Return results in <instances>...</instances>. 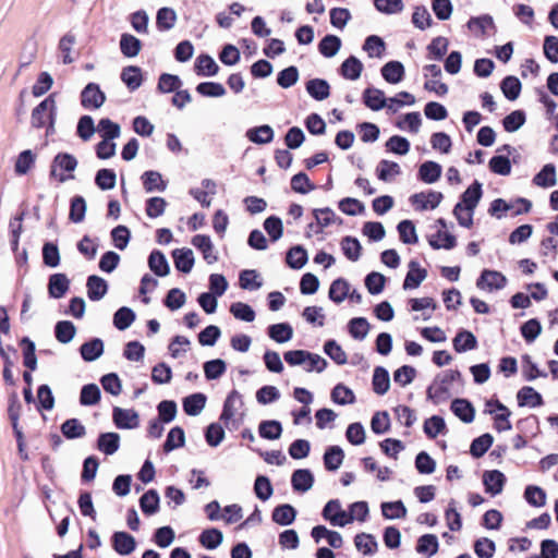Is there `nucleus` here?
<instances>
[{
	"instance_id": "obj_1",
	"label": "nucleus",
	"mask_w": 558,
	"mask_h": 558,
	"mask_svg": "<svg viewBox=\"0 0 558 558\" xmlns=\"http://www.w3.org/2000/svg\"><path fill=\"white\" fill-rule=\"evenodd\" d=\"M56 112L57 107L54 96L49 95L33 109L31 119L32 125L36 129H41L46 126V134H53Z\"/></svg>"
},
{
	"instance_id": "obj_2",
	"label": "nucleus",
	"mask_w": 558,
	"mask_h": 558,
	"mask_svg": "<svg viewBox=\"0 0 558 558\" xmlns=\"http://www.w3.org/2000/svg\"><path fill=\"white\" fill-rule=\"evenodd\" d=\"M77 167V159L69 153H59L54 156L50 167V178L63 183L74 175L71 174Z\"/></svg>"
},
{
	"instance_id": "obj_3",
	"label": "nucleus",
	"mask_w": 558,
	"mask_h": 558,
	"mask_svg": "<svg viewBox=\"0 0 558 558\" xmlns=\"http://www.w3.org/2000/svg\"><path fill=\"white\" fill-rule=\"evenodd\" d=\"M454 380L453 374L446 373L442 376H438L432 383V385L427 389V398L432 400L435 404H439L449 399L450 385Z\"/></svg>"
},
{
	"instance_id": "obj_4",
	"label": "nucleus",
	"mask_w": 558,
	"mask_h": 558,
	"mask_svg": "<svg viewBox=\"0 0 558 558\" xmlns=\"http://www.w3.org/2000/svg\"><path fill=\"white\" fill-rule=\"evenodd\" d=\"M441 192L427 191L412 195L410 202L412 206L420 211L435 209L442 201Z\"/></svg>"
},
{
	"instance_id": "obj_5",
	"label": "nucleus",
	"mask_w": 558,
	"mask_h": 558,
	"mask_svg": "<svg viewBox=\"0 0 558 558\" xmlns=\"http://www.w3.org/2000/svg\"><path fill=\"white\" fill-rule=\"evenodd\" d=\"M507 278L497 270L485 269L476 281V287L484 291L501 290L507 284Z\"/></svg>"
},
{
	"instance_id": "obj_6",
	"label": "nucleus",
	"mask_w": 558,
	"mask_h": 558,
	"mask_svg": "<svg viewBox=\"0 0 558 558\" xmlns=\"http://www.w3.org/2000/svg\"><path fill=\"white\" fill-rule=\"evenodd\" d=\"M106 100L104 92L96 83H89L81 93V104L86 109H98Z\"/></svg>"
},
{
	"instance_id": "obj_7",
	"label": "nucleus",
	"mask_w": 558,
	"mask_h": 558,
	"mask_svg": "<svg viewBox=\"0 0 558 558\" xmlns=\"http://www.w3.org/2000/svg\"><path fill=\"white\" fill-rule=\"evenodd\" d=\"M111 546L117 554L128 556L135 550L136 541L134 536L128 532L119 531L112 534Z\"/></svg>"
},
{
	"instance_id": "obj_8",
	"label": "nucleus",
	"mask_w": 558,
	"mask_h": 558,
	"mask_svg": "<svg viewBox=\"0 0 558 558\" xmlns=\"http://www.w3.org/2000/svg\"><path fill=\"white\" fill-rule=\"evenodd\" d=\"M112 417L118 428H136L140 424L138 414L135 410H125L119 407L113 408Z\"/></svg>"
},
{
	"instance_id": "obj_9",
	"label": "nucleus",
	"mask_w": 558,
	"mask_h": 558,
	"mask_svg": "<svg viewBox=\"0 0 558 558\" xmlns=\"http://www.w3.org/2000/svg\"><path fill=\"white\" fill-rule=\"evenodd\" d=\"M236 403L240 407L243 405L242 396L238 390H232L225 400L222 412L220 414V421L223 422L227 428H230V423L234 422V415L236 412Z\"/></svg>"
},
{
	"instance_id": "obj_10",
	"label": "nucleus",
	"mask_w": 558,
	"mask_h": 558,
	"mask_svg": "<svg viewBox=\"0 0 558 558\" xmlns=\"http://www.w3.org/2000/svg\"><path fill=\"white\" fill-rule=\"evenodd\" d=\"M483 484L486 493L496 496L502 492L506 484V476L498 470L486 471L483 474Z\"/></svg>"
},
{
	"instance_id": "obj_11",
	"label": "nucleus",
	"mask_w": 558,
	"mask_h": 558,
	"mask_svg": "<svg viewBox=\"0 0 558 558\" xmlns=\"http://www.w3.org/2000/svg\"><path fill=\"white\" fill-rule=\"evenodd\" d=\"M192 244L201 251L203 258L208 264H214L218 260V256L215 253L213 242L206 234H196L192 238Z\"/></svg>"
},
{
	"instance_id": "obj_12",
	"label": "nucleus",
	"mask_w": 558,
	"mask_h": 558,
	"mask_svg": "<svg viewBox=\"0 0 558 558\" xmlns=\"http://www.w3.org/2000/svg\"><path fill=\"white\" fill-rule=\"evenodd\" d=\"M174 266L179 271L187 274L194 266V255L191 248H175L172 251Z\"/></svg>"
},
{
	"instance_id": "obj_13",
	"label": "nucleus",
	"mask_w": 558,
	"mask_h": 558,
	"mask_svg": "<svg viewBox=\"0 0 558 558\" xmlns=\"http://www.w3.org/2000/svg\"><path fill=\"white\" fill-rule=\"evenodd\" d=\"M70 288V280L64 274H53L49 277L48 293L53 299H61Z\"/></svg>"
},
{
	"instance_id": "obj_14",
	"label": "nucleus",
	"mask_w": 558,
	"mask_h": 558,
	"mask_svg": "<svg viewBox=\"0 0 558 558\" xmlns=\"http://www.w3.org/2000/svg\"><path fill=\"white\" fill-rule=\"evenodd\" d=\"M414 95L409 92H400L393 97L386 98V110L391 113H397L403 107H411L415 104Z\"/></svg>"
},
{
	"instance_id": "obj_15",
	"label": "nucleus",
	"mask_w": 558,
	"mask_h": 558,
	"mask_svg": "<svg viewBox=\"0 0 558 558\" xmlns=\"http://www.w3.org/2000/svg\"><path fill=\"white\" fill-rule=\"evenodd\" d=\"M86 287L87 295L90 301H99L108 291L107 281L96 275H92L87 278Z\"/></svg>"
},
{
	"instance_id": "obj_16",
	"label": "nucleus",
	"mask_w": 558,
	"mask_h": 558,
	"mask_svg": "<svg viewBox=\"0 0 558 558\" xmlns=\"http://www.w3.org/2000/svg\"><path fill=\"white\" fill-rule=\"evenodd\" d=\"M291 484L296 492H307L314 484V476L307 469H299L292 473Z\"/></svg>"
},
{
	"instance_id": "obj_17",
	"label": "nucleus",
	"mask_w": 558,
	"mask_h": 558,
	"mask_svg": "<svg viewBox=\"0 0 558 558\" xmlns=\"http://www.w3.org/2000/svg\"><path fill=\"white\" fill-rule=\"evenodd\" d=\"M426 276V270L422 268L417 262H410L409 271L403 283L404 289L417 288L422 283V281L425 280Z\"/></svg>"
},
{
	"instance_id": "obj_18",
	"label": "nucleus",
	"mask_w": 558,
	"mask_h": 558,
	"mask_svg": "<svg viewBox=\"0 0 558 558\" xmlns=\"http://www.w3.org/2000/svg\"><path fill=\"white\" fill-rule=\"evenodd\" d=\"M533 183L543 189L555 186L557 183L556 167L553 163L545 165L533 178Z\"/></svg>"
},
{
	"instance_id": "obj_19",
	"label": "nucleus",
	"mask_w": 558,
	"mask_h": 558,
	"mask_svg": "<svg viewBox=\"0 0 558 558\" xmlns=\"http://www.w3.org/2000/svg\"><path fill=\"white\" fill-rule=\"evenodd\" d=\"M194 69L199 76H214L218 73L219 66L208 54H199L194 63Z\"/></svg>"
},
{
	"instance_id": "obj_20",
	"label": "nucleus",
	"mask_w": 558,
	"mask_h": 558,
	"mask_svg": "<svg viewBox=\"0 0 558 558\" xmlns=\"http://www.w3.org/2000/svg\"><path fill=\"white\" fill-rule=\"evenodd\" d=\"M82 359L86 362L97 360L104 353V342L99 338H94L84 342L80 348Z\"/></svg>"
},
{
	"instance_id": "obj_21",
	"label": "nucleus",
	"mask_w": 558,
	"mask_h": 558,
	"mask_svg": "<svg viewBox=\"0 0 558 558\" xmlns=\"http://www.w3.org/2000/svg\"><path fill=\"white\" fill-rule=\"evenodd\" d=\"M452 344L458 353H462L476 349L477 340L471 331L461 330L453 338Z\"/></svg>"
},
{
	"instance_id": "obj_22",
	"label": "nucleus",
	"mask_w": 558,
	"mask_h": 558,
	"mask_svg": "<svg viewBox=\"0 0 558 558\" xmlns=\"http://www.w3.org/2000/svg\"><path fill=\"white\" fill-rule=\"evenodd\" d=\"M306 92L315 100L322 101L329 97L330 85L328 84V82L326 80L313 78L306 83Z\"/></svg>"
},
{
	"instance_id": "obj_23",
	"label": "nucleus",
	"mask_w": 558,
	"mask_h": 558,
	"mask_svg": "<svg viewBox=\"0 0 558 558\" xmlns=\"http://www.w3.org/2000/svg\"><path fill=\"white\" fill-rule=\"evenodd\" d=\"M148 266L150 270L159 276L165 277L169 274L170 267L165 254L159 250H154L148 257Z\"/></svg>"
},
{
	"instance_id": "obj_24",
	"label": "nucleus",
	"mask_w": 558,
	"mask_h": 558,
	"mask_svg": "<svg viewBox=\"0 0 558 558\" xmlns=\"http://www.w3.org/2000/svg\"><path fill=\"white\" fill-rule=\"evenodd\" d=\"M121 80L133 92L143 83L142 70L135 65L125 66L121 72Z\"/></svg>"
},
{
	"instance_id": "obj_25",
	"label": "nucleus",
	"mask_w": 558,
	"mask_h": 558,
	"mask_svg": "<svg viewBox=\"0 0 558 558\" xmlns=\"http://www.w3.org/2000/svg\"><path fill=\"white\" fill-rule=\"evenodd\" d=\"M520 407L536 408L543 404L542 396L532 387H523L517 395Z\"/></svg>"
},
{
	"instance_id": "obj_26",
	"label": "nucleus",
	"mask_w": 558,
	"mask_h": 558,
	"mask_svg": "<svg viewBox=\"0 0 558 558\" xmlns=\"http://www.w3.org/2000/svg\"><path fill=\"white\" fill-rule=\"evenodd\" d=\"M451 411L464 423H471L474 420V408L465 399H456L451 403Z\"/></svg>"
},
{
	"instance_id": "obj_27",
	"label": "nucleus",
	"mask_w": 558,
	"mask_h": 558,
	"mask_svg": "<svg viewBox=\"0 0 558 558\" xmlns=\"http://www.w3.org/2000/svg\"><path fill=\"white\" fill-rule=\"evenodd\" d=\"M363 70L362 62L354 56L345 59L340 66V74L348 80L354 81L361 76Z\"/></svg>"
},
{
	"instance_id": "obj_28",
	"label": "nucleus",
	"mask_w": 558,
	"mask_h": 558,
	"mask_svg": "<svg viewBox=\"0 0 558 558\" xmlns=\"http://www.w3.org/2000/svg\"><path fill=\"white\" fill-rule=\"evenodd\" d=\"M441 166L435 161H425L418 169L420 179L428 184L435 183L441 175Z\"/></svg>"
},
{
	"instance_id": "obj_29",
	"label": "nucleus",
	"mask_w": 558,
	"mask_h": 558,
	"mask_svg": "<svg viewBox=\"0 0 558 558\" xmlns=\"http://www.w3.org/2000/svg\"><path fill=\"white\" fill-rule=\"evenodd\" d=\"M296 517L295 509L289 505L277 506L271 514L272 521L280 525H290Z\"/></svg>"
},
{
	"instance_id": "obj_30",
	"label": "nucleus",
	"mask_w": 558,
	"mask_h": 558,
	"mask_svg": "<svg viewBox=\"0 0 558 558\" xmlns=\"http://www.w3.org/2000/svg\"><path fill=\"white\" fill-rule=\"evenodd\" d=\"M468 27L475 36H484L489 29H494L495 25L492 16L482 15L478 17H472L468 22Z\"/></svg>"
},
{
	"instance_id": "obj_31",
	"label": "nucleus",
	"mask_w": 558,
	"mask_h": 558,
	"mask_svg": "<svg viewBox=\"0 0 558 558\" xmlns=\"http://www.w3.org/2000/svg\"><path fill=\"white\" fill-rule=\"evenodd\" d=\"M524 499L530 506L542 508L546 505L547 495L542 487L527 485L524 490Z\"/></svg>"
},
{
	"instance_id": "obj_32",
	"label": "nucleus",
	"mask_w": 558,
	"mask_h": 558,
	"mask_svg": "<svg viewBox=\"0 0 558 558\" xmlns=\"http://www.w3.org/2000/svg\"><path fill=\"white\" fill-rule=\"evenodd\" d=\"M143 186L146 192L165 191L167 183L162 180L161 174L158 171L149 170L145 171L142 175Z\"/></svg>"
},
{
	"instance_id": "obj_33",
	"label": "nucleus",
	"mask_w": 558,
	"mask_h": 558,
	"mask_svg": "<svg viewBox=\"0 0 558 558\" xmlns=\"http://www.w3.org/2000/svg\"><path fill=\"white\" fill-rule=\"evenodd\" d=\"M177 22V13L171 8H160L156 15V26L160 32L171 29Z\"/></svg>"
},
{
	"instance_id": "obj_34",
	"label": "nucleus",
	"mask_w": 558,
	"mask_h": 558,
	"mask_svg": "<svg viewBox=\"0 0 558 558\" xmlns=\"http://www.w3.org/2000/svg\"><path fill=\"white\" fill-rule=\"evenodd\" d=\"M140 507L144 514L151 515L159 510V495L157 490L149 489L140 498Z\"/></svg>"
},
{
	"instance_id": "obj_35",
	"label": "nucleus",
	"mask_w": 558,
	"mask_h": 558,
	"mask_svg": "<svg viewBox=\"0 0 558 558\" xmlns=\"http://www.w3.org/2000/svg\"><path fill=\"white\" fill-rule=\"evenodd\" d=\"M206 404V396L203 393H193L183 400V410L187 415H197Z\"/></svg>"
},
{
	"instance_id": "obj_36",
	"label": "nucleus",
	"mask_w": 558,
	"mask_h": 558,
	"mask_svg": "<svg viewBox=\"0 0 558 558\" xmlns=\"http://www.w3.org/2000/svg\"><path fill=\"white\" fill-rule=\"evenodd\" d=\"M61 433L68 439L82 438L86 434V428L80 420L69 418L62 423Z\"/></svg>"
},
{
	"instance_id": "obj_37",
	"label": "nucleus",
	"mask_w": 558,
	"mask_h": 558,
	"mask_svg": "<svg viewBox=\"0 0 558 558\" xmlns=\"http://www.w3.org/2000/svg\"><path fill=\"white\" fill-rule=\"evenodd\" d=\"M142 48V43L138 38L131 34H123L120 39V49L123 56L128 58L136 57Z\"/></svg>"
},
{
	"instance_id": "obj_38",
	"label": "nucleus",
	"mask_w": 558,
	"mask_h": 558,
	"mask_svg": "<svg viewBox=\"0 0 558 558\" xmlns=\"http://www.w3.org/2000/svg\"><path fill=\"white\" fill-rule=\"evenodd\" d=\"M286 262L293 269L302 268L307 262V252L301 245L292 246L286 256Z\"/></svg>"
},
{
	"instance_id": "obj_39",
	"label": "nucleus",
	"mask_w": 558,
	"mask_h": 558,
	"mask_svg": "<svg viewBox=\"0 0 558 558\" xmlns=\"http://www.w3.org/2000/svg\"><path fill=\"white\" fill-rule=\"evenodd\" d=\"M343 450L338 446L329 447L324 454V465L328 471H336L342 464Z\"/></svg>"
},
{
	"instance_id": "obj_40",
	"label": "nucleus",
	"mask_w": 558,
	"mask_h": 558,
	"mask_svg": "<svg viewBox=\"0 0 558 558\" xmlns=\"http://www.w3.org/2000/svg\"><path fill=\"white\" fill-rule=\"evenodd\" d=\"M268 336L278 343L289 341L293 336V329L288 323L274 324L268 327Z\"/></svg>"
},
{
	"instance_id": "obj_41",
	"label": "nucleus",
	"mask_w": 558,
	"mask_h": 558,
	"mask_svg": "<svg viewBox=\"0 0 558 558\" xmlns=\"http://www.w3.org/2000/svg\"><path fill=\"white\" fill-rule=\"evenodd\" d=\"M438 538L434 534H425L422 535L416 545L417 553L425 555L427 557H432L438 551Z\"/></svg>"
},
{
	"instance_id": "obj_42",
	"label": "nucleus",
	"mask_w": 558,
	"mask_h": 558,
	"mask_svg": "<svg viewBox=\"0 0 558 558\" xmlns=\"http://www.w3.org/2000/svg\"><path fill=\"white\" fill-rule=\"evenodd\" d=\"M20 344L23 349V363L25 367H27L29 371H35L37 367L35 343L28 337H24Z\"/></svg>"
},
{
	"instance_id": "obj_43",
	"label": "nucleus",
	"mask_w": 558,
	"mask_h": 558,
	"mask_svg": "<svg viewBox=\"0 0 558 558\" xmlns=\"http://www.w3.org/2000/svg\"><path fill=\"white\" fill-rule=\"evenodd\" d=\"M120 437L117 433H105L98 437V449L111 456L119 449Z\"/></svg>"
},
{
	"instance_id": "obj_44",
	"label": "nucleus",
	"mask_w": 558,
	"mask_h": 558,
	"mask_svg": "<svg viewBox=\"0 0 558 558\" xmlns=\"http://www.w3.org/2000/svg\"><path fill=\"white\" fill-rule=\"evenodd\" d=\"M247 138L256 144H268L274 138V131L269 125H260L250 129L246 133Z\"/></svg>"
},
{
	"instance_id": "obj_45",
	"label": "nucleus",
	"mask_w": 558,
	"mask_h": 558,
	"mask_svg": "<svg viewBox=\"0 0 558 558\" xmlns=\"http://www.w3.org/2000/svg\"><path fill=\"white\" fill-rule=\"evenodd\" d=\"M481 197H482V184L480 182L475 181L463 192L459 204H463L466 207H471V208L475 209Z\"/></svg>"
},
{
	"instance_id": "obj_46",
	"label": "nucleus",
	"mask_w": 558,
	"mask_h": 558,
	"mask_svg": "<svg viewBox=\"0 0 558 558\" xmlns=\"http://www.w3.org/2000/svg\"><path fill=\"white\" fill-rule=\"evenodd\" d=\"M185 444L184 430L180 426L170 429L163 444V451L170 452L177 448L183 447Z\"/></svg>"
},
{
	"instance_id": "obj_47",
	"label": "nucleus",
	"mask_w": 558,
	"mask_h": 558,
	"mask_svg": "<svg viewBox=\"0 0 558 558\" xmlns=\"http://www.w3.org/2000/svg\"><path fill=\"white\" fill-rule=\"evenodd\" d=\"M76 328L70 320H60L54 326V336L60 343H69L75 336Z\"/></svg>"
},
{
	"instance_id": "obj_48",
	"label": "nucleus",
	"mask_w": 558,
	"mask_h": 558,
	"mask_svg": "<svg viewBox=\"0 0 558 558\" xmlns=\"http://www.w3.org/2000/svg\"><path fill=\"white\" fill-rule=\"evenodd\" d=\"M222 532L215 527L206 529L199 535L201 545L207 549L217 548L222 543Z\"/></svg>"
},
{
	"instance_id": "obj_49",
	"label": "nucleus",
	"mask_w": 558,
	"mask_h": 558,
	"mask_svg": "<svg viewBox=\"0 0 558 558\" xmlns=\"http://www.w3.org/2000/svg\"><path fill=\"white\" fill-rule=\"evenodd\" d=\"M350 284L343 278H338L332 281L329 288V298L335 303H341L349 295Z\"/></svg>"
},
{
	"instance_id": "obj_50",
	"label": "nucleus",
	"mask_w": 558,
	"mask_h": 558,
	"mask_svg": "<svg viewBox=\"0 0 558 558\" xmlns=\"http://www.w3.org/2000/svg\"><path fill=\"white\" fill-rule=\"evenodd\" d=\"M422 124V118L418 112H410L399 118L396 126L403 131L417 133Z\"/></svg>"
},
{
	"instance_id": "obj_51",
	"label": "nucleus",
	"mask_w": 558,
	"mask_h": 558,
	"mask_svg": "<svg viewBox=\"0 0 558 558\" xmlns=\"http://www.w3.org/2000/svg\"><path fill=\"white\" fill-rule=\"evenodd\" d=\"M521 82L515 76H506L501 84L500 88L505 97L511 101L515 100L521 93Z\"/></svg>"
},
{
	"instance_id": "obj_52",
	"label": "nucleus",
	"mask_w": 558,
	"mask_h": 558,
	"mask_svg": "<svg viewBox=\"0 0 558 558\" xmlns=\"http://www.w3.org/2000/svg\"><path fill=\"white\" fill-rule=\"evenodd\" d=\"M340 47L341 40L336 35H326L318 44L319 52L326 58L333 57L339 51Z\"/></svg>"
},
{
	"instance_id": "obj_53",
	"label": "nucleus",
	"mask_w": 558,
	"mask_h": 558,
	"mask_svg": "<svg viewBox=\"0 0 558 558\" xmlns=\"http://www.w3.org/2000/svg\"><path fill=\"white\" fill-rule=\"evenodd\" d=\"M364 105L372 110L384 108V93L377 88L368 87L363 93Z\"/></svg>"
},
{
	"instance_id": "obj_54",
	"label": "nucleus",
	"mask_w": 558,
	"mask_h": 558,
	"mask_svg": "<svg viewBox=\"0 0 558 558\" xmlns=\"http://www.w3.org/2000/svg\"><path fill=\"white\" fill-rule=\"evenodd\" d=\"M100 389L96 384H87L82 387L80 403L82 405H94L100 401Z\"/></svg>"
},
{
	"instance_id": "obj_55",
	"label": "nucleus",
	"mask_w": 558,
	"mask_h": 558,
	"mask_svg": "<svg viewBox=\"0 0 558 558\" xmlns=\"http://www.w3.org/2000/svg\"><path fill=\"white\" fill-rule=\"evenodd\" d=\"M135 320L134 312L129 307H120L113 315V325L119 330H125Z\"/></svg>"
},
{
	"instance_id": "obj_56",
	"label": "nucleus",
	"mask_w": 558,
	"mask_h": 558,
	"mask_svg": "<svg viewBox=\"0 0 558 558\" xmlns=\"http://www.w3.org/2000/svg\"><path fill=\"white\" fill-rule=\"evenodd\" d=\"M254 493L262 501L268 500L274 493L270 480L265 475H258L254 483Z\"/></svg>"
},
{
	"instance_id": "obj_57",
	"label": "nucleus",
	"mask_w": 558,
	"mask_h": 558,
	"mask_svg": "<svg viewBox=\"0 0 558 558\" xmlns=\"http://www.w3.org/2000/svg\"><path fill=\"white\" fill-rule=\"evenodd\" d=\"M258 433L262 438L275 440L281 436L282 427L278 421H263L259 424Z\"/></svg>"
},
{
	"instance_id": "obj_58",
	"label": "nucleus",
	"mask_w": 558,
	"mask_h": 558,
	"mask_svg": "<svg viewBox=\"0 0 558 558\" xmlns=\"http://www.w3.org/2000/svg\"><path fill=\"white\" fill-rule=\"evenodd\" d=\"M117 175L112 169H100L95 177V183L100 190H111L116 186Z\"/></svg>"
},
{
	"instance_id": "obj_59",
	"label": "nucleus",
	"mask_w": 558,
	"mask_h": 558,
	"mask_svg": "<svg viewBox=\"0 0 558 558\" xmlns=\"http://www.w3.org/2000/svg\"><path fill=\"white\" fill-rule=\"evenodd\" d=\"M429 244L432 247L436 250H450L456 246L457 241L454 235L450 234L449 232L438 231L435 235H432L429 238Z\"/></svg>"
},
{
	"instance_id": "obj_60",
	"label": "nucleus",
	"mask_w": 558,
	"mask_h": 558,
	"mask_svg": "<svg viewBox=\"0 0 558 558\" xmlns=\"http://www.w3.org/2000/svg\"><path fill=\"white\" fill-rule=\"evenodd\" d=\"M324 351L338 365H343L348 361L347 353L335 340L326 341Z\"/></svg>"
},
{
	"instance_id": "obj_61",
	"label": "nucleus",
	"mask_w": 558,
	"mask_h": 558,
	"mask_svg": "<svg viewBox=\"0 0 558 558\" xmlns=\"http://www.w3.org/2000/svg\"><path fill=\"white\" fill-rule=\"evenodd\" d=\"M182 85V82L178 75L162 73L159 76L157 89L160 93H171L179 89Z\"/></svg>"
},
{
	"instance_id": "obj_62",
	"label": "nucleus",
	"mask_w": 558,
	"mask_h": 558,
	"mask_svg": "<svg viewBox=\"0 0 558 558\" xmlns=\"http://www.w3.org/2000/svg\"><path fill=\"white\" fill-rule=\"evenodd\" d=\"M264 229L272 242L278 241L283 234V225L279 217L270 216L264 221Z\"/></svg>"
},
{
	"instance_id": "obj_63",
	"label": "nucleus",
	"mask_w": 558,
	"mask_h": 558,
	"mask_svg": "<svg viewBox=\"0 0 558 558\" xmlns=\"http://www.w3.org/2000/svg\"><path fill=\"white\" fill-rule=\"evenodd\" d=\"M405 74L404 66L399 61L386 62V82L390 84L400 83Z\"/></svg>"
},
{
	"instance_id": "obj_64",
	"label": "nucleus",
	"mask_w": 558,
	"mask_h": 558,
	"mask_svg": "<svg viewBox=\"0 0 558 558\" xmlns=\"http://www.w3.org/2000/svg\"><path fill=\"white\" fill-rule=\"evenodd\" d=\"M227 369L226 362L220 359L207 361L204 363L205 377L208 380L217 379L225 374Z\"/></svg>"
}]
</instances>
